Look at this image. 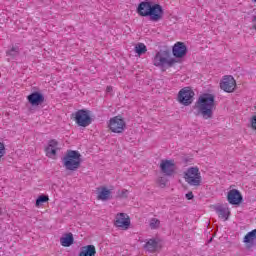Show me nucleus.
<instances>
[{"mask_svg":"<svg viewBox=\"0 0 256 256\" xmlns=\"http://www.w3.org/2000/svg\"><path fill=\"white\" fill-rule=\"evenodd\" d=\"M137 13L140 17H149L150 21L157 23L163 19L165 10H163V6H161V4L144 1L138 5Z\"/></svg>","mask_w":256,"mask_h":256,"instance_id":"1","label":"nucleus"},{"mask_svg":"<svg viewBox=\"0 0 256 256\" xmlns=\"http://www.w3.org/2000/svg\"><path fill=\"white\" fill-rule=\"evenodd\" d=\"M194 109H196L198 115H201L203 119H212L213 111H215V96L213 94L200 95L195 103Z\"/></svg>","mask_w":256,"mask_h":256,"instance_id":"2","label":"nucleus"},{"mask_svg":"<svg viewBox=\"0 0 256 256\" xmlns=\"http://www.w3.org/2000/svg\"><path fill=\"white\" fill-rule=\"evenodd\" d=\"M152 63L154 67L163 69L165 67H173L177 63V60L171 56L169 50H159L153 57Z\"/></svg>","mask_w":256,"mask_h":256,"instance_id":"3","label":"nucleus"},{"mask_svg":"<svg viewBox=\"0 0 256 256\" xmlns=\"http://www.w3.org/2000/svg\"><path fill=\"white\" fill-rule=\"evenodd\" d=\"M183 179L190 187H201L203 183V176H201V171L197 166H192L185 170L183 172Z\"/></svg>","mask_w":256,"mask_h":256,"instance_id":"4","label":"nucleus"},{"mask_svg":"<svg viewBox=\"0 0 256 256\" xmlns=\"http://www.w3.org/2000/svg\"><path fill=\"white\" fill-rule=\"evenodd\" d=\"M63 165L67 171H77L81 167V153L69 150L63 158Z\"/></svg>","mask_w":256,"mask_h":256,"instance_id":"5","label":"nucleus"},{"mask_svg":"<svg viewBox=\"0 0 256 256\" xmlns=\"http://www.w3.org/2000/svg\"><path fill=\"white\" fill-rule=\"evenodd\" d=\"M71 119L75 121L78 127H89L93 123V118H91V112L89 110L80 109L71 115Z\"/></svg>","mask_w":256,"mask_h":256,"instance_id":"6","label":"nucleus"},{"mask_svg":"<svg viewBox=\"0 0 256 256\" xmlns=\"http://www.w3.org/2000/svg\"><path fill=\"white\" fill-rule=\"evenodd\" d=\"M108 129L111 131V133L120 135L121 133L125 132V129H127V123L122 116H114L108 121Z\"/></svg>","mask_w":256,"mask_h":256,"instance_id":"7","label":"nucleus"},{"mask_svg":"<svg viewBox=\"0 0 256 256\" xmlns=\"http://www.w3.org/2000/svg\"><path fill=\"white\" fill-rule=\"evenodd\" d=\"M159 169L164 177H175L177 175V164L173 159H163L160 161Z\"/></svg>","mask_w":256,"mask_h":256,"instance_id":"8","label":"nucleus"},{"mask_svg":"<svg viewBox=\"0 0 256 256\" xmlns=\"http://www.w3.org/2000/svg\"><path fill=\"white\" fill-rule=\"evenodd\" d=\"M193 97L195 92L191 90V87H184L178 92L177 101L185 107H189L193 103Z\"/></svg>","mask_w":256,"mask_h":256,"instance_id":"9","label":"nucleus"},{"mask_svg":"<svg viewBox=\"0 0 256 256\" xmlns=\"http://www.w3.org/2000/svg\"><path fill=\"white\" fill-rule=\"evenodd\" d=\"M220 89L225 91V93H233L237 89V81L231 75L223 76L220 81Z\"/></svg>","mask_w":256,"mask_h":256,"instance_id":"10","label":"nucleus"},{"mask_svg":"<svg viewBox=\"0 0 256 256\" xmlns=\"http://www.w3.org/2000/svg\"><path fill=\"white\" fill-rule=\"evenodd\" d=\"M114 226L122 231H127L131 227V218L125 213H118L115 216Z\"/></svg>","mask_w":256,"mask_h":256,"instance_id":"11","label":"nucleus"},{"mask_svg":"<svg viewBox=\"0 0 256 256\" xmlns=\"http://www.w3.org/2000/svg\"><path fill=\"white\" fill-rule=\"evenodd\" d=\"M27 101L32 107H39L45 103V96L40 92H33L27 96Z\"/></svg>","mask_w":256,"mask_h":256,"instance_id":"12","label":"nucleus"},{"mask_svg":"<svg viewBox=\"0 0 256 256\" xmlns=\"http://www.w3.org/2000/svg\"><path fill=\"white\" fill-rule=\"evenodd\" d=\"M228 203L230 205H241L243 203V196L237 189H232L227 194Z\"/></svg>","mask_w":256,"mask_h":256,"instance_id":"13","label":"nucleus"},{"mask_svg":"<svg viewBox=\"0 0 256 256\" xmlns=\"http://www.w3.org/2000/svg\"><path fill=\"white\" fill-rule=\"evenodd\" d=\"M172 53L176 59H183L187 55V46L183 42H176L172 48Z\"/></svg>","mask_w":256,"mask_h":256,"instance_id":"14","label":"nucleus"},{"mask_svg":"<svg viewBox=\"0 0 256 256\" xmlns=\"http://www.w3.org/2000/svg\"><path fill=\"white\" fill-rule=\"evenodd\" d=\"M57 151H59V142H57V140H50L48 142V147L45 148L46 157H49V159H55Z\"/></svg>","mask_w":256,"mask_h":256,"instance_id":"15","label":"nucleus"},{"mask_svg":"<svg viewBox=\"0 0 256 256\" xmlns=\"http://www.w3.org/2000/svg\"><path fill=\"white\" fill-rule=\"evenodd\" d=\"M96 199L98 201H109L111 199V190L105 186L96 189Z\"/></svg>","mask_w":256,"mask_h":256,"instance_id":"16","label":"nucleus"},{"mask_svg":"<svg viewBox=\"0 0 256 256\" xmlns=\"http://www.w3.org/2000/svg\"><path fill=\"white\" fill-rule=\"evenodd\" d=\"M216 213L222 221H228L231 217V209L228 206H219L216 208Z\"/></svg>","mask_w":256,"mask_h":256,"instance_id":"17","label":"nucleus"},{"mask_svg":"<svg viewBox=\"0 0 256 256\" xmlns=\"http://www.w3.org/2000/svg\"><path fill=\"white\" fill-rule=\"evenodd\" d=\"M97 255V248L95 245H86L80 249L78 256H95Z\"/></svg>","mask_w":256,"mask_h":256,"instance_id":"18","label":"nucleus"},{"mask_svg":"<svg viewBox=\"0 0 256 256\" xmlns=\"http://www.w3.org/2000/svg\"><path fill=\"white\" fill-rule=\"evenodd\" d=\"M73 243H75V238L71 232L63 234V236L60 238V245H62V247H71Z\"/></svg>","mask_w":256,"mask_h":256,"instance_id":"19","label":"nucleus"},{"mask_svg":"<svg viewBox=\"0 0 256 256\" xmlns=\"http://www.w3.org/2000/svg\"><path fill=\"white\" fill-rule=\"evenodd\" d=\"M144 249L149 253H155L156 251H159V242L155 239H150L144 245Z\"/></svg>","mask_w":256,"mask_h":256,"instance_id":"20","label":"nucleus"},{"mask_svg":"<svg viewBox=\"0 0 256 256\" xmlns=\"http://www.w3.org/2000/svg\"><path fill=\"white\" fill-rule=\"evenodd\" d=\"M256 241V229L248 232L244 237V243L246 245H253Z\"/></svg>","mask_w":256,"mask_h":256,"instance_id":"21","label":"nucleus"},{"mask_svg":"<svg viewBox=\"0 0 256 256\" xmlns=\"http://www.w3.org/2000/svg\"><path fill=\"white\" fill-rule=\"evenodd\" d=\"M134 51L139 57H141V55H145V53H147V46L143 43H138L136 44Z\"/></svg>","mask_w":256,"mask_h":256,"instance_id":"22","label":"nucleus"},{"mask_svg":"<svg viewBox=\"0 0 256 256\" xmlns=\"http://www.w3.org/2000/svg\"><path fill=\"white\" fill-rule=\"evenodd\" d=\"M156 183L159 187H161V189H165V187H167V183H169V180L167 177L161 176L156 180Z\"/></svg>","mask_w":256,"mask_h":256,"instance_id":"23","label":"nucleus"},{"mask_svg":"<svg viewBox=\"0 0 256 256\" xmlns=\"http://www.w3.org/2000/svg\"><path fill=\"white\" fill-rule=\"evenodd\" d=\"M49 201V196L47 195H40L37 199H36V207H41V205L43 203H47Z\"/></svg>","mask_w":256,"mask_h":256,"instance_id":"24","label":"nucleus"},{"mask_svg":"<svg viewBox=\"0 0 256 256\" xmlns=\"http://www.w3.org/2000/svg\"><path fill=\"white\" fill-rule=\"evenodd\" d=\"M161 225V221L157 218H152L150 221V227L151 229H159V226Z\"/></svg>","mask_w":256,"mask_h":256,"instance_id":"25","label":"nucleus"},{"mask_svg":"<svg viewBox=\"0 0 256 256\" xmlns=\"http://www.w3.org/2000/svg\"><path fill=\"white\" fill-rule=\"evenodd\" d=\"M7 155V149L5 148V143L0 141V161Z\"/></svg>","mask_w":256,"mask_h":256,"instance_id":"26","label":"nucleus"},{"mask_svg":"<svg viewBox=\"0 0 256 256\" xmlns=\"http://www.w3.org/2000/svg\"><path fill=\"white\" fill-rule=\"evenodd\" d=\"M249 123H250V129H252V131H256V114H253L250 117Z\"/></svg>","mask_w":256,"mask_h":256,"instance_id":"27","label":"nucleus"},{"mask_svg":"<svg viewBox=\"0 0 256 256\" xmlns=\"http://www.w3.org/2000/svg\"><path fill=\"white\" fill-rule=\"evenodd\" d=\"M8 57H17L19 55V48L13 47L11 50L7 52Z\"/></svg>","mask_w":256,"mask_h":256,"instance_id":"28","label":"nucleus"},{"mask_svg":"<svg viewBox=\"0 0 256 256\" xmlns=\"http://www.w3.org/2000/svg\"><path fill=\"white\" fill-rule=\"evenodd\" d=\"M118 197H120L121 199H127L129 197V190L123 189V190L119 191Z\"/></svg>","mask_w":256,"mask_h":256,"instance_id":"29","label":"nucleus"},{"mask_svg":"<svg viewBox=\"0 0 256 256\" xmlns=\"http://www.w3.org/2000/svg\"><path fill=\"white\" fill-rule=\"evenodd\" d=\"M186 199L188 200V201H191L192 199H194L195 198V195H193V192H188L187 194H186Z\"/></svg>","mask_w":256,"mask_h":256,"instance_id":"30","label":"nucleus"},{"mask_svg":"<svg viewBox=\"0 0 256 256\" xmlns=\"http://www.w3.org/2000/svg\"><path fill=\"white\" fill-rule=\"evenodd\" d=\"M252 22H253L252 29L256 31V15L253 17Z\"/></svg>","mask_w":256,"mask_h":256,"instance_id":"31","label":"nucleus"},{"mask_svg":"<svg viewBox=\"0 0 256 256\" xmlns=\"http://www.w3.org/2000/svg\"><path fill=\"white\" fill-rule=\"evenodd\" d=\"M1 217H3V208H1L0 206V221H1Z\"/></svg>","mask_w":256,"mask_h":256,"instance_id":"32","label":"nucleus"},{"mask_svg":"<svg viewBox=\"0 0 256 256\" xmlns=\"http://www.w3.org/2000/svg\"><path fill=\"white\" fill-rule=\"evenodd\" d=\"M113 89V87H111V86H107V88H106V90L109 92V91H111Z\"/></svg>","mask_w":256,"mask_h":256,"instance_id":"33","label":"nucleus"},{"mask_svg":"<svg viewBox=\"0 0 256 256\" xmlns=\"http://www.w3.org/2000/svg\"><path fill=\"white\" fill-rule=\"evenodd\" d=\"M254 3H256V0H253Z\"/></svg>","mask_w":256,"mask_h":256,"instance_id":"34","label":"nucleus"}]
</instances>
